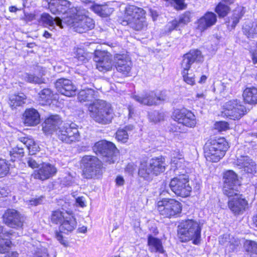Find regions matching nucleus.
<instances>
[{
	"instance_id": "obj_1",
	"label": "nucleus",
	"mask_w": 257,
	"mask_h": 257,
	"mask_svg": "<svg viewBox=\"0 0 257 257\" xmlns=\"http://www.w3.org/2000/svg\"><path fill=\"white\" fill-rule=\"evenodd\" d=\"M42 125L46 135L55 134L63 142L71 144L80 140L77 125L73 122H63L58 114L51 115L46 118Z\"/></svg>"
},
{
	"instance_id": "obj_2",
	"label": "nucleus",
	"mask_w": 257,
	"mask_h": 257,
	"mask_svg": "<svg viewBox=\"0 0 257 257\" xmlns=\"http://www.w3.org/2000/svg\"><path fill=\"white\" fill-rule=\"evenodd\" d=\"M186 164L182 154L175 151L172 154L171 165L176 176L171 180L169 186L176 195L182 197L188 196L192 191L185 169Z\"/></svg>"
},
{
	"instance_id": "obj_3",
	"label": "nucleus",
	"mask_w": 257,
	"mask_h": 257,
	"mask_svg": "<svg viewBox=\"0 0 257 257\" xmlns=\"http://www.w3.org/2000/svg\"><path fill=\"white\" fill-rule=\"evenodd\" d=\"M201 225L196 220H182L178 226V236L182 242L192 240L194 244L198 245L201 241Z\"/></svg>"
},
{
	"instance_id": "obj_4",
	"label": "nucleus",
	"mask_w": 257,
	"mask_h": 257,
	"mask_svg": "<svg viewBox=\"0 0 257 257\" xmlns=\"http://www.w3.org/2000/svg\"><path fill=\"white\" fill-rule=\"evenodd\" d=\"M145 15V11L143 9L129 6L126 8L123 17L119 19L120 23L128 26L135 31H141L147 27Z\"/></svg>"
},
{
	"instance_id": "obj_5",
	"label": "nucleus",
	"mask_w": 257,
	"mask_h": 257,
	"mask_svg": "<svg viewBox=\"0 0 257 257\" xmlns=\"http://www.w3.org/2000/svg\"><path fill=\"white\" fill-rule=\"evenodd\" d=\"M228 148L225 138L216 137L211 138L204 147L205 157L208 161L217 162L225 155Z\"/></svg>"
},
{
	"instance_id": "obj_6",
	"label": "nucleus",
	"mask_w": 257,
	"mask_h": 257,
	"mask_svg": "<svg viewBox=\"0 0 257 257\" xmlns=\"http://www.w3.org/2000/svg\"><path fill=\"white\" fill-rule=\"evenodd\" d=\"M165 158L161 156L151 159L149 162H141L139 169V175L144 179L149 180L153 175L157 176L165 171Z\"/></svg>"
},
{
	"instance_id": "obj_7",
	"label": "nucleus",
	"mask_w": 257,
	"mask_h": 257,
	"mask_svg": "<svg viewBox=\"0 0 257 257\" xmlns=\"http://www.w3.org/2000/svg\"><path fill=\"white\" fill-rule=\"evenodd\" d=\"M203 58L201 52L197 49L191 50L188 53L184 55L181 63L183 69L182 74L183 79L187 84L193 85L195 84L194 75L188 73L191 65L194 63L202 62Z\"/></svg>"
},
{
	"instance_id": "obj_8",
	"label": "nucleus",
	"mask_w": 257,
	"mask_h": 257,
	"mask_svg": "<svg viewBox=\"0 0 257 257\" xmlns=\"http://www.w3.org/2000/svg\"><path fill=\"white\" fill-rule=\"evenodd\" d=\"M92 149L96 155L102 157L105 163L111 164L118 160V150L111 142L104 140L98 141L94 144Z\"/></svg>"
},
{
	"instance_id": "obj_9",
	"label": "nucleus",
	"mask_w": 257,
	"mask_h": 257,
	"mask_svg": "<svg viewBox=\"0 0 257 257\" xmlns=\"http://www.w3.org/2000/svg\"><path fill=\"white\" fill-rule=\"evenodd\" d=\"M81 164L83 166V176L85 178H94L102 173V163L95 156H84L81 160Z\"/></svg>"
},
{
	"instance_id": "obj_10",
	"label": "nucleus",
	"mask_w": 257,
	"mask_h": 257,
	"mask_svg": "<svg viewBox=\"0 0 257 257\" xmlns=\"http://www.w3.org/2000/svg\"><path fill=\"white\" fill-rule=\"evenodd\" d=\"M157 210L164 217L177 216L182 211V205L179 201L170 198H163L157 202Z\"/></svg>"
},
{
	"instance_id": "obj_11",
	"label": "nucleus",
	"mask_w": 257,
	"mask_h": 257,
	"mask_svg": "<svg viewBox=\"0 0 257 257\" xmlns=\"http://www.w3.org/2000/svg\"><path fill=\"white\" fill-rule=\"evenodd\" d=\"M224 184L223 192L224 194L228 197H231L233 194H236L239 191L240 183L237 175L232 170H228L224 173Z\"/></svg>"
},
{
	"instance_id": "obj_12",
	"label": "nucleus",
	"mask_w": 257,
	"mask_h": 257,
	"mask_svg": "<svg viewBox=\"0 0 257 257\" xmlns=\"http://www.w3.org/2000/svg\"><path fill=\"white\" fill-rule=\"evenodd\" d=\"M93 19L83 14L80 11H77L73 26L75 31L79 33H82L92 29L94 27Z\"/></svg>"
},
{
	"instance_id": "obj_13",
	"label": "nucleus",
	"mask_w": 257,
	"mask_h": 257,
	"mask_svg": "<svg viewBox=\"0 0 257 257\" xmlns=\"http://www.w3.org/2000/svg\"><path fill=\"white\" fill-rule=\"evenodd\" d=\"M133 98L141 104L150 106L159 105L168 99V97L165 92H161L157 94L153 91L147 93L144 97L134 95Z\"/></svg>"
},
{
	"instance_id": "obj_14",
	"label": "nucleus",
	"mask_w": 257,
	"mask_h": 257,
	"mask_svg": "<svg viewBox=\"0 0 257 257\" xmlns=\"http://www.w3.org/2000/svg\"><path fill=\"white\" fill-rule=\"evenodd\" d=\"M93 60L96 63V68L99 71L106 72L110 70L112 67L111 55L104 51H95Z\"/></svg>"
},
{
	"instance_id": "obj_15",
	"label": "nucleus",
	"mask_w": 257,
	"mask_h": 257,
	"mask_svg": "<svg viewBox=\"0 0 257 257\" xmlns=\"http://www.w3.org/2000/svg\"><path fill=\"white\" fill-rule=\"evenodd\" d=\"M4 221L10 227L21 228L25 220V217L15 209L7 210L3 215Z\"/></svg>"
},
{
	"instance_id": "obj_16",
	"label": "nucleus",
	"mask_w": 257,
	"mask_h": 257,
	"mask_svg": "<svg viewBox=\"0 0 257 257\" xmlns=\"http://www.w3.org/2000/svg\"><path fill=\"white\" fill-rule=\"evenodd\" d=\"M114 65L117 71L124 76H128L132 67L130 58L124 54H117L114 58Z\"/></svg>"
},
{
	"instance_id": "obj_17",
	"label": "nucleus",
	"mask_w": 257,
	"mask_h": 257,
	"mask_svg": "<svg viewBox=\"0 0 257 257\" xmlns=\"http://www.w3.org/2000/svg\"><path fill=\"white\" fill-rule=\"evenodd\" d=\"M229 198L228 207L234 214H239L245 210L247 202L242 198V195L239 194V191L236 192V194H233Z\"/></svg>"
},
{
	"instance_id": "obj_18",
	"label": "nucleus",
	"mask_w": 257,
	"mask_h": 257,
	"mask_svg": "<svg viewBox=\"0 0 257 257\" xmlns=\"http://www.w3.org/2000/svg\"><path fill=\"white\" fill-rule=\"evenodd\" d=\"M55 86L58 92L66 96H73L76 94V87L69 79L63 78L58 79Z\"/></svg>"
},
{
	"instance_id": "obj_19",
	"label": "nucleus",
	"mask_w": 257,
	"mask_h": 257,
	"mask_svg": "<svg viewBox=\"0 0 257 257\" xmlns=\"http://www.w3.org/2000/svg\"><path fill=\"white\" fill-rule=\"evenodd\" d=\"M57 171L54 165L49 163H43L38 170L34 171L32 176L35 179L44 181L55 175Z\"/></svg>"
},
{
	"instance_id": "obj_20",
	"label": "nucleus",
	"mask_w": 257,
	"mask_h": 257,
	"mask_svg": "<svg viewBox=\"0 0 257 257\" xmlns=\"http://www.w3.org/2000/svg\"><path fill=\"white\" fill-rule=\"evenodd\" d=\"M48 5L50 12L53 14L58 15L66 13L71 4L67 0H51Z\"/></svg>"
},
{
	"instance_id": "obj_21",
	"label": "nucleus",
	"mask_w": 257,
	"mask_h": 257,
	"mask_svg": "<svg viewBox=\"0 0 257 257\" xmlns=\"http://www.w3.org/2000/svg\"><path fill=\"white\" fill-rule=\"evenodd\" d=\"M216 22V15L213 12H208L198 20L197 28L203 31L215 25Z\"/></svg>"
},
{
	"instance_id": "obj_22",
	"label": "nucleus",
	"mask_w": 257,
	"mask_h": 257,
	"mask_svg": "<svg viewBox=\"0 0 257 257\" xmlns=\"http://www.w3.org/2000/svg\"><path fill=\"white\" fill-rule=\"evenodd\" d=\"M178 123L188 127H194L196 123V117L194 113H173L172 116Z\"/></svg>"
},
{
	"instance_id": "obj_23",
	"label": "nucleus",
	"mask_w": 257,
	"mask_h": 257,
	"mask_svg": "<svg viewBox=\"0 0 257 257\" xmlns=\"http://www.w3.org/2000/svg\"><path fill=\"white\" fill-rule=\"evenodd\" d=\"M236 164L239 168L243 169L246 173L254 174L256 173V165L254 162L247 156H241L238 158Z\"/></svg>"
},
{
	"instance_id": "obj_24",
	"label": "nucleus",
	"mask_w": 257,
	"mask_h": 257,
	"mask_svg": "<svg viewBox=\"0 0 257 257\" xmlns=\"http://www.w3.org/2000/svg\"><path fill=\"white\" fill-rule=\"evenodd\" d=\"M90 112H109L111 104L103 100H96L92 103H86Z\"/></svg>"
},
{
	"instance_id": "obj_25",
	"label": "nucleus",
	"mask_w": 257,
	"mask_h": 257,
	"mask_svg": "<svg viewBox=\"0 0 257 257\" xmlns=\"http://www.w3.org/2000/svg\"><path fill=\"white\" fill-rule=\"evenodd\" d=\"M76 226L77 221L75 218L72 214L68 213L60 225L59 230L61 232L68 233L74 230Z\"/></svg>"
},
{
	"instance_id": "obj_26",
	"label": "nucleus",
	"mask_w": 257,
	"mask_h": 257,
	"mask_svg": "<svg viewBox=\"0 0 257 257\" xmlns=\"http://www.w3.org/2000/svg\"><path fill=\"white\" fill-rule=\"evenodd\" d=\"M225 111H232L234 112H245L246 107L243 103L237 100H230L225 102L222 106Z\"/></svg>"
},
{
	"instance_id": "obj_27",
	"label": "nucleus",
	"mask_w": 257,
	"mask_h": 257,
	"mask_svg": "<svg viewBox=\"0 0 257 257\" xmlns=\"http://www.w3.org/2000/svg\"><path fill=\"white\" fill-rule=\"evenodd\" d=\"M148 245L150 251L152 252L163 253L164 252L161 240L152 235L148 236Z\"/></svg>"
},
{
	"instance_id": "obj_28",
	"label": "nucleus",
	"mask_w": 257,
	"mask_h": 257,
	"mask_svg": "<svg viewBox=\"0 0 257 257\" xmlns=\"http://www.w3.org/2000/svg\"><path fill=\"white\" fill-rule=\"evenodd\" d=\"M41 20L45 27L49 26L54 29L56 24L60 28H63L62 20L59 17H57L54 19L49 14L43 13L41 16Z\"/></svg>"
},
{
	"instance_id": "obj_29",
	"label": "nucleus",
	"mask_w": 257,
	"mask_h": 257,
	"mask_svg": "<svg viewBox=\"0 0 257 257\" xmlns=\"http://www.w3.org/2000/svg\"><path fill=\"white\" fill-rule=\"evenodd\" d=\"M191 19V13L190 12H185L183 15H182L179 19L174 20L170 23V26H169V30H173L177 29L179 27L188 24L190 21Z\"/></svg>"
},
{
	"instance_id": "obj_30",
	"label": "nucleus",
	"mask_w": 257,
	"mask_h": 257,
	"mask_svg": "<svg viewBox=\"0 0 257 257\" xmlns=\"http://www.w3.org/2000/svg\"><path fill=\"white\" fill-rule=\"evenodd\" d=\"M26 96L23 93H15L9 96V104L12 109L22 106L25 103Z\"/></svg>"
},
{
	"instance_id": "obj_31",
	"label": "nucleus",
	"mask_w": 257,
	"mask_h": 257,
	"mask_svg": "<svg viewBox=\"0 0 257 257\" xmlns=\"http://www.w3.org/2000/svg\"><path fill=\"white\" fill-rule=\"evenodd\" d=\"M219 243L225 246H229L230 248L233 250L234 248L238 246L239 241L237 239L234 238L232 235L230 234H223L219 238Z\"/></svg>"
},
{
	"instance_id": "obj_32",
	"label": "nucleus",
	"mask_w": 257,
	"mask_h": 257,
	"mask_svg": "<svg viewBox=\"0 0 257 257\" xmlns=\"http://www.w3.org/2000/svg\"><path fill=\"white\" fill-rule=\"evenodd\" d=\"M38 71H40V74L41 76L45 74V69L37 66ZM25 80L30 83L34 84H41L45 83V79L42 76H37L34 74L26 73L24 76Z\"/></svg>"
},
{
	"instance_id": "obj_33",
	"label": "nucleus",
	"mask_w": 257,
	"mask_h": 257,
	"mask_svg": "<svg viewBox=\"0 0 257 257\" xmlns=\"http://www.w3.org/2000/svg\"><path fill=\"white\" fill-rule=\"evenodd\" d=\"M90 9L98 15L102 17L109 16L113 12V9L106 5H93Z\"/></svg>"
},
{
	"instance_id": "obj_34",
	"label": "nucleus",
	"mask_w": 257,
	"mask_h": 257,
	"mask_svg": "<svg viewBox=\"0 0 257 257\" xmlns=\"http://www.w3.org/2000/svg\"><path fill=\"white\" fill-rule=\"evenodd\" d=\"M242 95L245 102L250 104L257 103V88L254 87L246 88Z\"/></svg>"
},
{
	"instance_id": "obj_35",
	"label": "nucleus",
	"mask_w": 257,
	"mask_h": 257,
	"mask_svg": "<svg viewBox=\"0 0 257 257\" xmlns=\"http://www.w3.org/2000/svg\"><path fill=\"white\" fill-rule=\"evenodd\" d=\"M95 91L92 89L81 90L78 93V99L81 102H88L91 103L94 98Z\"/></svg>"
},
{
	"instance_id": "obj_36",
	"label": "nucleus",
	"mask_w": 257,
	"mask_h": 257,
	"mask_svg": "<svg viewBox=\"0 0 257 257\" xmlns=\"http://www.w3.org/2000/svg\"><path fill=\"white\" fill-rule=\"evenodd\" d=\"M90 116L97 122L109 123L113 118L112 113H90Z\"/></svg>"
},
{
	"instance_id": "obj_37",
	"label": "nucleus",
	"mask_w": 257,
	"mask_h": 257,
	"mask_svg": "<svg viewBox=\"0 0 257 257\" xmlns=\"http://www.w3.org/2000/svg\"><path fill=\"white\" fill-rule=\"evenodd\" d=\"M39 101H40V103H41L42 105H47V104H50V101L52 98L53 94L51 90L50 89H43L39 93Z\"/></svg>"
},
{
	"instance_id": "obj_38",
	"label": "nucleus",
	"mask_w": 257,
	"mask_h": 257,
	"mask_svg": "<svg viewBox=\"0 0 257 257\" xmlns=\"http://www.w3.org/2000/svg\"><path fill=\"white\" fill-rule=\"evenodd\" d=\"M244 14V8L241 6L237 7L234 11L231 20L229 23H231V27L234 28L239 22V19Z\"/></svg>"
},
{
	"instance_id": "obj_39",
	"label": "nucleus",
	"mask_w": 257,
	"mask_h": 257,
	"mask_svg": "<svg viewBox=\"0 0 257 257\" xmlns=\"http://www.w3.org/2000/svg\"><path fill=\"white\" fill-rule=\"evenodd\" d=\"M133 126L130 125L126 126L124 128L119 129L116 133L115 138L118 141L125 143L128 139L127 131L133 130Z\"/></svg>"
},
{
	"instance_id": "obj_40",
	"label": "nucleus",
	"mask_w": 257,
	"mask_h": 257,
	"mask_svg": "<svg viewBox=\"0 0 257 257\" xmlns=\"http://www.w3.org/2000/svg\"><path fill=\"white\" fill-rule=\"evenodd\" d=\"M68 214V213L66 211H61L59 210L54 211L51 215V221L53 223L61 225Z\"/></svg>"
},
{
	"instance_id": "obj_41",
	"label": "nucleus",
	"mask_w": 257,
	"mask_h": 257,
	"mask_svg": "<svg viewBox=\"0 0 257 257\" xmlns=\"http://www.w3.org/2000/svg\"><path fill=\"white\" fill-rule=\"evenodd\" d=\"M24 147H25V145L23 140L20 144H18L16 147L13 148L10 151V154L11 157V160L15 161V158H19L23 156Z\"/></svg>"
},
{
	"instance_id": "obj_42",
	"label": "nucleus",
	"mask_w": 257,
	"mask_h": 257,
	"mask_svg": "<svg viewBox=\"0 0 257 257\" xmlns=\"http://www.w3.org/2000/svg\"><path fill=\"white\" fill-rule=\"evenodd\" d=\"M24 123L27 125H36L40 121V113H24Z\"/></svg>"
},
{
	"instance_id": "obj_43",
	"label": "nucleus",
	"mask_w": 257,
	"mask_h": 257,
	"mask_svg": "<svg viewBox=\"0 0 257 257\" xmlns=\"http://www.w3.org/2000/svg\"><path fill=\"white\" fill-rule=\"evenodd\" d=\"M230 8L223 2H220L216 7L215 12L220 18H224L230 12Z\"/></svg>"
},
{
	"instance_id": "obj_44",
	"label": "nucleus",
	"mask_w": 257,
	"mask_h": 257,
	"mask_svg": "<svg viewBox=\"0 0 257 257\" xmlns=\"http://www.w3.org/2000/svg\"><path fill=\"white\" fill-rule=\"evenodd\" d=\"M90 54L83 49L78 48L75 52V58L82 63H86L90 58Z\"/></svg>"
},
{
	"instance_id": "obj_45",
	"label": "nucleus",
	"mask_w": 257,
	"mask_h": 257,
	"mask_svg": "<svg viewBox=\"0 0 257 257\" xmlns=\"http://www.w3.org/2000/svg\"><path fill=\"white\" fill-rule=\"evenodd\" d=\"M246 250L250 253L251 257H257V243L255 241L248 240L245 243Z\"/></svg>"
},
{
	"instance_id": "obj_46",
	"label": "nucleus",
	"mask_w": 257,
	"mask_h": 257,
	"mask_svg": "<svg viewBox=\"0 0 257 257\" xmlns=\"http://www.w3.org/2000/svg\"><path fill=\"white\" fill-rule=\"evenodd\" d=\"M11 239V236L1 237L0 239V253H5L9 250L12 243Z\"/></svg>"
},
{
	"instance_id": "obj_47",
	"label": "nucleus",
	"mask_w": 257,
	"mask_h": 257,
	"mask_svg": "<svg viewBox=\"0 0 257 257\" xmlns=\"http://www.w3.org/2000/svg\"><path fill=\"white\" fill-rule=\"evenodd\" d=\"M23 141H24L25 147L29 150L31 155L34 154L36 152L38 151L39 147L32 140L23 138Z\"/></svg>"
},
{
	"instance_id": "obj_48",
	"label": "nucleus",
	"mask_w": 257,
	"mask_h": 257,
	"mask_svg": "<svg viewBox=\"0 0 257 257\" xmlns=\"http://www.w3.org/2000/svg\"><path fill=\"white\" fill-rule=\"evenodd\" d=\"M243 33L248 38H252L254 35L256 34L255 28L253 27L252 24L249 23L244 24L242 28Z\"/></svg>"
},
{
	"instance_id": "obj_49",
	"label": "nucleus",
	"mask_w": 257,
	"mask_h": 257,
	"mask_svg": "<svg viewBox=\"0 0 257 257\" xmlns=\"http://www.w3.org/2000/svg\"><path fill=\"white\" fill-rule=\"evenodd\" d=\"M10 170L9 164L5 159H0V177L6 176Z\"/></svg>"
},
{
	"instance_id": "obj_50",
	"label": "nucleus",
	"mask_w": 257,
	"mask_h": 257,
	"mask_svg": "<svg viewBox=\"0 0 257 257\" xmlns=\"http://www.w3.org/2000/svg\"><path fill=\"white\" fill-rule=\"evenodd\" d=\"M148 118L150 121L154 123L163 120V113H149Z\"/></svg>"
},
{
	"instance_id": "obj_51",
	"label": "nucleus",
	"mask_w": 257,
	"mask_h": 257,
	"mask_svg": "<svg viewBox=\"0 0 257 257\" xmlns=\"http://www.w3.org/2000/svg\"><path fill=\"white\" fill-rule=\"evenodd\" d=\"M214 128L219 132L225 131L229 128V124L226 121H219L215 122Z\"/></svg>"
},
{
	"instance_id": "obj_52",
	"label": "nucleus",
	"mask_w": 257,
	"mask_h": 257,
	"mask_svg": "<svg viewBox=\"0 0 257 257\" xmlns=\"http://www.w3.org/2000/svg\"><path fill=\"white\" fill-rule=\"evenodd\" d=\"M48 253L46 248L42 247L37 249L34 257H48Z\"/></svg>"
},
{
	"instance_id": "obj_53",
	"label": "nucleus",
	"mask_w": 257,
	"mask_h": 257,
	"mask_svg": "<svg viewBox=\"0 0 257 257\" xmlns=\"http://www.w3.org/2000/svg\"><path fill=\"white\" fill-rule=\"evenodd\" d=\"M43 197L41 196L38 198H33L27 201L28 205L37 206L40 204L43 201Z\"/></svg>"
},
{
	"instance_id": "obj_54",
	"label": "nucleus",
	"mask_w": 257,
	"mask_h": 257,
	"mask_svg": "<svg viewBox=\"0 0 257 257\" xmlns=\"http://www.w3.org/2000/svg\"><path fill=\"white\" fill-rule=\"evenodd\" d=\"M175 3V8L177 10L185 9L186 5L184 4V0H173Z\"/></svg>"
},
{
	"instance_id": "obj_55",
	"label": "nucleus",
	"mask_w": 257,
	"mask_h": 257,
	"mask_svg": "<svg viewBox=\"0 0 257 257\" xmlns=\"http://www.w3.org/2000/svg\"><path fill=\"white\" fill-rule=\"evenodd\" d=\"M55 236L57 239L63 245L67 246L68 244L67 242L63 239V237L61 232H56Z\"/></svg>"
},
{
	"instance_id": "obj_56",
	"label": "nucleus",
	"mask_w": 257,
	"mask_h": 257,
	"mask_svg": "<svg viewBox=\"0 0 257 257\" xmlns=\"http://www.w3.org/2000/svg\"><path fill=\"white\" fill-rule=\"evenodd\" d=\"M27 163L28 166L32 168H37L38 166V164L36 160L32 157H29L27 159Z\"/></svg>"
},
{
	"instance_id": "obj_57",
	"label": "nucleus",
	"mask_w": 257,
	"mask_h": 257,
	"mask_svg": "<svg viewBox=\"0 0 257 257\" xmlns=\"http://www.w3.org/2000/svg\"><path fill=\"white\" fill-rule=\"evenodd\" d=\"M244 114L245 113H229V114L226 116L230 119L235 120L239 119L240 118L242 117Z\"/></svg>"
},
{
	"instance_id": "obj_58",
	"label": "nucleus",
	"mask_w": 257,
	"mask_h": 257,
	"mask_svg": "<svg viewBox=\"0 0 257 257\" xmlns=\"http://www.w3.org/2000/svg\"><path fill=\"white\" fill-rule=\"evenodd\" d=\"M166 184H163L160 189V194L161 196H165L166 194L169 193L168 190L166 189Z\"/></svg>"
},
{
	"instance_id": "obj_59",
	"label": "nucleus",
	"mask_w": 257,
	"mask_h": 257,
	"mask_svg": "<svg viewBox=\"0 0 257 257\" xmlns=\"http://www.w3.org/2000/svg\"><path fill=\"white\" fill-rule=\"evenodd\" d=\"M76 203L80 207H84L85 206L84 198L83 197H79L76 199Z\"/></svg>"
},
{
	"instance_id": "obj_60",
	"label": "nucleus",
	"mask_w": 257,
	"mask_h": 257,
	"mask_svg": "<svg viewBox=\"0 0 257 257\" xmlns=\"http://www.w3.org/2000/svg\"><path fill=\"white\" fill-rule=\"evenodd\" d=\"M13 234L10 232H3V228L2 226L0 225V237H10V236H12Z\"/></svg>"
},
{
	"instance_id": "obj_61",
	"label": "nucleus",
	"mask_w": 257,
	"mask_h": 257,
	"mask_svg": "<svg viewBox=\"0 0 257 257\" xmlns=\"http://www.w3.org/2000/svg\"><path fill=\"white\" fill-rule=\"evenodd\" d=\"M116 185L118 186H122L123 185L124 180L121 176H117L115 180Z\"/></svg>"
},
{
	"instance_id": "obj_62",
	"label": "nucleus",
	"mask_w": 257,
	"mask_h": 257,
	"mask_svg": "<svg viewBox=\"0 0 257 257\" xmlns=\"http://www.w3.org/2000/svg\"><path fill=\"white\" fill-rule=\"evenodd\" d=\"M8 194V192L5 189L0 188V198L1 197L7 196Z\"/></svg>"
},
{
	"instance_id": "obj_63",
	"label": "nucleus",
	"mask_w": 257,
	"mask_h": 257,
	"mask_svg": "<svg viewBox=\"0 0 257 257\" xmlns=\"http://www.w3.org/2000/svg\"><path fill=\"white\" fill-rule=\"evenodd\" d=\"M19 253L17 251L9 252L6 257H18Z\"/></svg>"
},
{
	"instance_id": "obj_64",
	"label": "nucleus",
	"mask_w": 257,
	"mask_h": 257,
	"mask_svg": "<svg viewBox=\"0 0 257 257\" xmlns=\"http://www.w3.org/2000/svg\"><path fill=\"white\" fill-rule=\"evenodd\" d=\"M252 61L254 64L257 63V51L256 50L252 54Z\"/></svg>"
}]
</instances>
